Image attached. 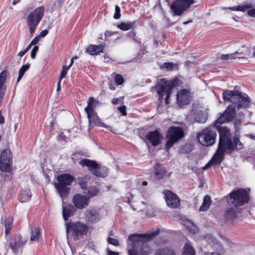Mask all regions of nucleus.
Returning a JSON list of instances; mask_svg holds the SVG:
<instances>
[{
  "label": "nucleus",
  "instance_id": "f257e3e1",
  "mask_svg": "<svg viewBox=\"0 0 255 255\" xmlns=\"http://www.w3.org/2000/svg\"><path fill=\"white\" fill-rule=\"evenodd\" d=\"M159 229L146 234H132L128 237V255H149L153 250L148 241L159 233Z\"/></svg>",
  "mask_w": 255,
  "mask_h": 255
},
{
  "label": "nucleus",
  "instance_id": "f03ea898",
  "mask_svg": "<svg viewBox=\"0 0 255 255\" xmlns=\"http://www.w3.org/2000/svg\"><path fill=\"white\" fill-rule=\"evenodd\" d=\"M183 82L177 77H175L171 80L162 79L161 83L158 84L157 89L159 101L162 103L164 100V96H165L164 102L166 105H168L170 103V99L173 89L181 86Z\"/></svg>",
  "mask_w": 255,
  "mask_h": 255
},
{
  "label": "nucleus",
  "instance_id": "7ed1b4c3",
  "mask_svg": "<svg viewBox=\"0 0 255 255\" xmlns=\"http://www.w3.org/2000/svg\"><path fill=\"white\" fill-rule=\"evenodd\" d=\"M57 182L54 184L55 188L61 198H66L69 194L70 188L69 187L74 181V177L69 173H62L58 175Z\"/></svg>",
  "mask_w": 255,
  "mask_h": 255
},
{
  "label": "nucleus",
  "instance_id": "20e7f679",
  "mask_svg": "<svg viewBox=\"0 0 255 255\" xmlns=\"http://www.w3.org/2000/svg\"><path fill=\"white\" fill-rule=\"evenodd\" d=\"M216 129L219 132V141L218 148L226 151L231 152L233 151V143L232 141V134L230 129L226 127L218 126Z\"/></svg>",
  "mask_w": 255,
  "mask_h": 255
},
{
  "label": "nucleus",
  "instance_id": "39448f33",
  "mask_svg": "<svg viewBox=\"0 0 255 255\" xmlns=\"http://www.w3.org/2000/svg\"><path fill=\"white\" fill-rule=\"evenodd\" d=\"M225 198L228 206L235 205L239 207L247 203L250 200L249 193L242 188L232 191Z\"/></svg>",
  "mask_w": 255,
  "mask_h": 255
},
{
  "label": "nucleus",
  "instance_id": "423d86ee",
  "mask_svg": "<svg viewBox=\"0 0 255 255\" xmlns=\"http://www.w3.org/2000/svg\"><path fill=\"white\" fill-rule=\"evenodd\" d=\"M79 164L82 167H87L91 174L96 177H105L108 174V168L98 163L95 160L84 158L80 160Z\"/></svg>",
  "mask_w": 255,
  "mask_h": 255
},
{
  "label": "nucleus",
  "instance_id": "0eeeda50",
  "mask_svg": "<svg viewBox=\"0 0 255 255\" xmlns=\"http://www.w3.org/2000/svg\"><path fill=\"white\" fill-rule=\"evenodd\" d=\"M184 135V130L181 127L175 126L169 127L165 135L166 141L165 148L166 150H169L175 143L183 138Z\"/></svg>",
  "mask_w": 255,
  "mask_h": 255
},
{
  "label": "nucleus",
  "instance_id": "6e6552de",
  "mask_svg": "<svg viewBox=\"0 0 255 255\" xmlns=\"http://www.w3.org/2000/svg\"><path fill=\"white\" fill-rule=\"evenodd\" d=\"M214 128H216L213 124V126H209L197 133V138L201 144L208 146L215 143L217 132Z\"/></svg>",
  "mask_w": 255,
  "mask_h": 255
},
{
  "label": "nucleus",
  "instance_id": "1a4fd4ad",
  "mask_svg": "<svg viewBox=\"0 0 255 255\" xmlns=\"http://www.w3.org/2000/svg\"><path fill=\"white\" fill-rule=\"evenodd\" d=\"M45 8L40 6L30 12L27 16V24L30 33L33 34L39 22L44 16Z\"/></svg>",
  "mask_w": 255,
  "mask_h": 255
},
{
  "label": "nucleus",
  "instance_id": "9d476101",
  "mask_svg": "<svg viewBox=\"0 0 255 255\" xmlns=\"http://www.w3.org/2000/svg\"><path fill=\"white\" fill-rule=\"evenodd\" d=\"M138 136L145 142L150 143L153 146L160 144L163 139L162 133L158 129L148 131L146 133L142 131H139Z\"/></svg>",
  "mask_w": 255,
  "mask_h": 255
},
{
  "label": "nucleus",
  "instance_id": "9b49d317",
  "mask_svg": "<svg viewBox=\"0 0 255 255\" xmlns=\"http://www.w3.org/2000/svg\"><path fill=\"white\" fill-rule=\"evenodd\" d=\"M194 2V0H175L171 4L170 8L174 15L180 16Z\"/></svg>",
  "mask_w": 255,
  "mask_h": 255
},
{
  "label": "nucleus",
  "instance_id": "f8f14e48",
  "mask_svg": "<svg viewBox=\"0 0 255 255\" xmlns=\"http://www.w3.org/2000/svg\"><path fill=\"white\" fill-rule=\"evenodd\" d=\"M236 107L228 106L224 112L214 123V126L217 128L224 123L232 121L236 116Z\"/></svg>",
  "mask_w": 255,
  "mask_h": 255
},
{
  "label": "nucleus",
  "instance_id": "ddd939ff",
  "mask_svg": "<svg viewBox=\"0 0 255 255\" xmlns=\"http://www.w3.org/2000/svg\"><path fill=\"white\" fill-rule=\"evenodd\" d=\"M12 156L9 149H4L2 150L0 155V169L6 172L11 170Z\"/></svg>",
  "mask_w": 255,
  "mask_h": 255
},
{
  "label": "nucleus",
  "instance_id": "4468645a",
  "mask_svg": "<svg viewBox=\"0 0 255 255\" xmlns=\"http://www.w3.org/2000/svg\"><path fill=\"white\" fill-rule=\"evenodd\" d=\"M27 241V239L23 238L20 234H15L10 237L8 241L9 246L13 253L17 255L18 253V249L24 247Z\"/></svg>",
  "mask_w": 255,
  "mask_h": 255
},
{
  "label": "nucleus",
  "instance_id": "2eb2a0df",
  "mask_svg": "<svg viewBox=\"0 0 255 255\" xmlns=\"http://www.w3.org/2000/svg\"><path fill=\"white\" fill-rule=\"evenodd\" d=\"M242 210L239 207H236L235 205L228 206L225 209L223 219L225 222H233L235 220L241 218Z\"/></svg>",
  "mask_w": 255,
  "mask_h": 255
},
{
  "label": "nucleus",
  "instance_id": "dca6fc26",
  "mask_svg": "<svg viewBox=\"0 0 255 255\" xmlns=\"http://www.w3.org/2000/svg\"><path fill=\"white\" fill-rule=\"evenodd\" d=\"M88 230L89 227L85 224L79 221L67 224V231L73 232L77 237L86 235Z\"/></svg>",
  "mask_w": 255,
  "mask_h": 255
},
{
  "label": "nucleus",
  "instance_id": "f3484780",
  "mask_svg": "<svg viewBox=\"0 0 255 255\" xmlns=\"http://www.w3.org/2000/svg\"><path fill=\"white\" fill-rule=\"evenodd\" d=\"M164 198L167 205L173 209L178 208L180 205V199L174 193L169 190L164 191Z\"/></svg>",
  "mask_w": 255,
  "mask_h": 255
},
{
  "label": "nucleus",
  "instance_id": "a211bd4d",
  "mask_svg": "<svg viewBox=\"0 0 255 255\" xmlns=\"http://www.w3.org/2000/svg\"><path fill=\"white\" fill-rule=\"evenodd\" d=\"M192 98V93L189 89H182L179 90L176 94L177 104L180 106L188 105Z\"/></svg>",
  "mask_w": 255,
  "mask_h": 255
},
{
  "label": "nucleus",
  "instance_id": "6ab92c4d",
  "mask_svg": "<svg viewBox=\"0 0 255 255\" xmlns=\"http://www.w3.org/2000/svg\"><path fill=\"white\" fill-rule=\"evenodd\" d=\"M90 201L89 197L80 193L74 195L72 199L74 207L78 209L86 208L89 205Z\"/></svg>",
  "mask_w": 255,
  "mask_h": 255
},
{
  "label": "nucleus",
  "instance_id": "aec40b11",
  "mask_svg": "<svg viewBox=\"0 0 255 255\" xmlns=\"http://www.w3.org/2000/svg\"><path fill=\"white\" fill-rule=\"evenodd\" d=\"M237 92L234 93L230 102L236 104V106L239 108L240 107H246L249 103V98L243 96L242 93L238 90H235Z\"/></svg>",
  "mask_w": 255,
  "mask_h": 255
},
{
  "label": "nucleus",
  "instance_id": "412c9836",
  "mask_svg": "<svg viewBox=\"0 0 255 255\" xmlns=\"http://www.w3.org/2000/svg\"><path fill=\"white\" fill-rule=\"evenodd\" d=\"M104 46V43L98 45L90 44L86 49V52L91 55H97L103 52Z\"/></svg>",
  "mask_w": 255,
  "mask_h": 255
},
{
  "label": "nucleus",
  "instance_id": "4be33fe9",
  "mask_svg": "<svg viewBox=\"0 0 255 255\" xmlns=\"http://www.w3.org/2000/svg\"><path fill=\"white\" fill-rule=\"evenodd\" d=\"M87 118H88L89 123L93 124L96 126L106 128H108V126L101 121L96 112L91 113L90 115H87Z\"/></svg>",
  "mask_w": 255,
  "mask_h": 255
},
{
  "label": "nucleus",
  "instance_id": "5701e85b",
  "mask_svg": "<svg viewBox=\"0 0 255 255\" xmlns=\"http://www.w3.org/2000/svg\"><path fill=\"white\" fill-rule=\"evenodd\" d=\"M99 104V102L98 100H96L93 97H90L87 101V106L84 109L87 115H90L91 113H95V109Z\"/></svg>",
  "mask_w": 255,
  "mask_h": 255
},
{
  "label": "nucleus",
  "instance_id": "b1692460",
  "mask_svg": "<svg viewBox=\"0 0 255 255\" xmlns=\"http://www.w3.org/2000/svg\"><path fill=\"white\" fill-rule=\"evenodd\" d=\"M85 216L87 220L91 223L96 222L99 220V214L95 209L87 210Z\"/></svg>",
  "mask_w": 255,
  "mask_h": 255
},
{
  "label": "nucleus",
  "instance_id": "393cba45",
  "mask_svg": "<svg viewBox=\"0 0 255 255\" xmlns=\"http://www.w3.org/2000/svg\"><path fill=\"white\" fill-rule=\"evenodd\" d=\"M76 211L74 206L70 204H67L63 206V217L65 221H67L68 218L74 215V212Z\"/></svg>",
  "mask_w": 255,
  "mask_h": 255
},
{
  "label": "nucleus",
  "instance_id": "a878e982",
  "mask_svg": "<svg viewBox=\"0 0 255 255\" xmlns=\"http://www.w3.org/2000/svg\"><path fill=\"white\" fill-rule=\"evenodd\" d=\"M90 179V176L88 175H85L84 176H79L76 178L75 182L82 190L87 189L88 187V182Z\"/></svg>",
  "mask_w": 255,
  "mask_h": 255
},
{
  "label": "nucleus",
  "instance_id": "bb28decb",
  "mask_svg": "<svg viewBox=\"0 0 255 255\" xmlns=\"http://www.w3.org/2000/svg\"><path fill=\"white\" fill-rule=\"evenodd\" d=\"M154 173L158 179L162 178L166 173L164 167L160 163H156L154 166Z\"/></svg>",
  "mask_w": 255,
  "mask_h": 255
},
{
  "label": "nucleus",
  "instance_id": "cd10ccee",
  "mask_svg": "<svg viewBox=\"0 0 255 255\" xmlns=\"http://www.w3.org/2000/svg\"><path fill=\"white\" fill-rule=\"evenodd\" d=\"M7 74L8 71L6 69L3 70L0 73V93L3 92V94H5L6 92V86L5 85V83Z\"/></svg>",
  "mask_w": 255,
  "mask_h": 255
},
{
  "label": "nucleus",
  "instance_id": "c85d7f7f",
  "mask_svg": "<svg viewBox=\"0 0 255 255\" xmlns=\"http://www.w3.org/2000/svg\"><path fill=\"white\" fill-rule=\"evenodd\" d=\"M225 152L224 151L218 148L216 153L211 159L214 164H220L222 162Z\"/></svg>",
  "mask_w": 255,
  "mask_h": 255
},
{
  "label": "nucleus",
  "instance_id": "c756f323",
  "mask_svg": "<svg viewBox=\"0 0 255 255\" xmlns=\"http://www.w3.org/2000/svg\"><path fill=\"white\" fill-rule=\"evenodd\" d=\"M154 255H176L175 251L169 247H165L156 250Z\"/></svg>",
  "mask_w": 255,
  "mask_h": 255
},
{
  "label": "nucleus",
  "instance_id": "7c9ffc66",
  "mask_svg": "<svg viewBox=\"0 0 255 255\" xmlns=\"http://www.w3.org/2000/svg\"><path fill=\"white\" fill-rule=\"evenodd\" d=\"M31 197V193L29 189L22 190L18 195V199L21 202L28 201Z\"/></svg>",
  "mask_w": 255,
  "mask_h": 255
},
{
  "label": "nucleus",
  "instance_id": "2f4dec72",
  "mask_svg": "<svg viewBox=\"0 0 255 255\" xmlns=\"http://www.w3.org/2000/svg\"><path fill=\"white\" fill-rule=\"evenodd\" d=\"M212 203V199L209 195H205L204 197L203 202L202 204L200 207V211H207Z\"/></svg>",
  "mask_w": 255,
  "mask_h": 255
},
{
  "label": "nucleus",
  "instance_id": "473e14b6",
  "mask_svg": "<svg viewBox=\"0 0 255 255\" xmlns=\"http://www.w3.org/2000/svg\"><path fill=\"white\" fill-rule=\"evenodd\" d=\"M135 24V21L132 22H122L117 26L118 28L123 31H127L131 29L134 27Z\"/></svg>",
  "mask_w": 255,
  "mask_h": 255
},
{
  "label": "nucleus",
  "instance_id": "72a5a7b5",
  "mask_svg": "<svg viewBox=\"0 0 255 255\" xmlns=\"http://www.w3.org/2000/svg\"><path fill=\"white\" fill-rule=\"evenodd\" d=\"M13 220L12 217H8L5 219L4 227H5V235H8L10 230L13 227Z\"/></svg>",
  "mask_w": 255,
  "mask_h": 255
},
{
  "label": "nucleus",
  "instance_id": "f704fd0d",
  "mask_svg": "<svg viewBox=\"0 0 255 255\" xmlns=\"http://www.w3.org/2000/svg\"><path fill=\"white\" fill-rule=\"evenodd\" d=\"M182 255H195V251L189 244H186L183 247Z\"/></svg>",
  "mask_w": 255,
  "mask_h": 255
},
{
  "label": "nucleus",
  "instance_id": "c9c22d12",
  "mask_svg": "<svg viewBox=\"0 0 255 255\" xmlns=\"http://www.w3.org/2000/svg\"><path fill=\"white\" fill-rule=\"evenodd\" d=\"M41 234L39 228H35L31 230L30 240L31 241H37L39 240Z\"/></svg>",
  "mask_w": 255,
  "mask_h": 255
},
{
  "label": "nucleus",
  "instance_id": "e433bc0d",
  "mask_svg": "<svg viewBox=\"0 0 255 255\" xmlns=\"http://www.w3.org/2000/svg\"><path fill=\"white\" fill-rule=\"evenodd\" d=\"M99 188L96 186H90L86 193L87 196L89 197V199L91 197L97 195L99 192Z\"/></svg>",
  "mask_w": 255,
  "mask_h": 255
},
{
  "label": "nucleus",
  "instance_id": "4c0bfd02",
  "mask_svg": "<svg viewBox=\"0 0 255 255\" xmlns=\"http://www.w3.org/2000/svg\"><path fill=\"white\" fill-rule=\"evenodd\" d=\"M251 7L252 6L249 4H245L242 5H238L237 6L229 7L226 8V9H230L233 11H240L245 12Z\"/></svg>",
  "mask_w": 255,
  "mask_h": 255
},
{
  "label": "nucleus",
  "instance_id": "58836bf2",
  "mask_svg": "<svg viewBox=\"0 0 255 255\" xmlns=\"http://www.w3.org/2000/svg\"><path fill=\"white\" fill-rule=\"evenodd\" d=\"M208 119V116L202 112L198 113L195 118V121L199 123H205Z\"/></svg>",
  "mask_w": 255,
  "mask_h": 255
},
{
  "label": "nucleus",
  "instance_id": "ea45409f",
  "mask_svg": "<svg viewBox=\"0 0 255 255\" xmlns=\"http://www.w3.org/2000/svg\"><path fill=\"white\" fill-rule=\"evenodd\" d=\"M30 64L27 63L25 65H22L19 69L18 71V76L17 79V83L19 82L22 77L23 76L25 72L28 70L30 67Z\"/></svg>",
  "mask_w": 255,
  "mask_h": 255
},
{
  "label": "nucleus",
  "instance_id": "a19ab883",
  "mask_svg": "<svg viewBox=\"0 0 255 255\" xmlns=\"http://www.w3.org/2000/svg\"><path fill=\"white\" fill-rule=\"evenodd\" d=\"M233 150H240L244 147L243 144L240 141L238 137L235 136L233 139Z\"/></svg>",
  "mask_w": 255,
  "mask_h": 255
},
{
  "label": "nucleus",
  "instance_id": "79ce46f5",
  "mask_svg": "<svg viewBox=\"0 0 255 255\" xmlns=\"http://www.w3.org/2000/svg\"><path fill=\"white\" fill-rule=\"evenodd\" d=\"M184 225L191 233L194 234L197 232V227L192 222L188 220L185 222Z\"/></svg>",
  "mask_w": 255,
  "mask_h": 255
},
{
  "label": "nucleus",
  "instance_id": "37998d69",
  "mask_svg": "<svg viewBox=\"0 0 255 255\" xmlns=\"http://www.w3.org/2000/svg\"><path fill=\"white\" fill-rule=\"evenodd\" d=\"M235 91H231L227 90L224 91L223 94V98L224 101H228L230 102L232 96H234V93H236Z\"/></svg>",
  "mask_w": 255,
  "mask_h": 255
},
{
  "label": "nucleus",
  "instance_id": "c03bdc74",
  "mask_svg": "<svg viewBox=\"0 0 255 255\" xmlns=\"http://www.w3.org/2000/svg\"><path fill=\"white\" fill-rule=\"evenodd\" d=\"M238 52L232 53V54H222L221 56V59L224 61H227L229 60H233L237 58H239V57H236L235 55Z\"/></svg>",
  "mask_w": 255,
  "mask_h": 255
},
{
  "label": "nucleus",
  "instance_id": "a18cd8bd",
  "mask_svg": "<svg viewBox=\"0 0 255 255\" xmlns=\"http://www.w3.org/2000/svg\"><path fill=\"white\" fill-rule=\"evenodd\" d=\"M192 146L189 144H185L179 148V151L182 153H189L192 150Z\"/></svg>",
  "mask_w": 255,
  "mask_h": 255
},
{
  "label": "nucleus",
  "instance_id": "49530a36",
  "mask_svg": "<svg viewBox=\"0 0 255 255\" xmlns=\"http://www.w3.org/2000/svg\"><path fill=\"white\" fill-rule=\"evenodd\" d=\"M115 82L116 83L117 86L121 85L123 84L124 82V79L123 77L119 74H117L115 76Z\"/></svg>",
  "mask_w": 255,
  "mask_h": 255
},
{
  "label": "nucleus",
  "instance_id": "de8ad7c7",
  "mask_svg": "<svg viewBox=\"0 0 255 255\" xmlns=\"http://www.w3.org/2000/svg\"><path fill=\"white\" fill-rule=\"evenodd\" d=\"M70 66L64 65L62 67V70L61 71L60 76H59V79L60 81H61L62 79H63L64 77H65L67 73L68 70L69 69Z\"/></svg>",
  "mask_w": 255,
  "mask_h": 255
},
{
  "label": "nucleus",
  "instance_id": "09e8293b",
  "mask_svg": "<svg viewBox=\"0 0 255 255\" xmlns=\"http://www.w3.org/2000/svg\"><path fill=\"white\" fill-rule=\"evenodd\" d=\"M107 240L109 244L113 246H118L120 245L119 241L116 239L109 237Z\"/></svg>",
  "mask_w": 255,
  "mask_h": 255
},
{
  "label": "nucleus",
  "instance_id": "8fccbe9b",
  "mask_svg": "<svg viewBox=\"0 0 255 255\" xmlns=\"http://www.w3.org/2000/svg\"><path fill=\"white\" fill-rule=\"evenodd\" d=\"M121 16V8L119 6L117 5L115 6V11L114 15V18L116 19H119Z\"/></svg>",
  "mask_w": 255,
  "mask_h": 255
},
{
  "label": "nucleus",
  "instance_id": "3c124183",
  "mask_svg": "<svg viewBox=\"0 0 255 255\" xmlns=\"http://www.w3.org/2000/svg\"><path fill=\"white\" fill-rule=\"evenodd\" d=\"M39 50L38 46L35 45L30 52V57L31 59H34L36 58V55Z\"/></svg>",
  "mask_w": 255,
  "mask_h": 255
},
{
  "label": "nucleus",
  "instance_id": "603ef678",
  "mask_svg": "<svg viewBox=\"0 0 255 255\" xmlns=\"http://www.w3.org/2000/svg\"><path fill=\"white\" fill-rule=\"evenodd\" d=\"M79 155L83 156L84 154L81 151H77L72 154L71 159L74 162L77 160Z\"/></svg>",
  "mask_w": 255,
  "mask_h": 255
},
{
  "label": "nucleus",
  "instance_id": "864d4df0",
  "mask_svg": "<svg viewBox=\"0 0 255 255\" xmlns=\"http://www.w3.org/2000/svg\"><path fill=\"white\" fill-rule=\"evenodd\" d=\"M163 66L168 70H172L174 68V64L172 62H164Z\"/></svg>",
  "mask_w": 255,
  "mask_h": 255
},
{
  "label": "nucleus",
  "instance_id": "5fc2aeb1",
  "mask_svg": "<svg viewBox=\"0 0 255 255\" xmlns=\"http://www.w3.org/2000/svg\"><path fill=\"white\" fill-rule=\"evenodd\" d=\"M119 111L121 112L122 115L124 116L127 115V108L126 106L123 105L118 108Z\"/></svg>",
  "mask_w": 255,
  "mask_h": 255
},
{
  "label": "nucleus",
  "instance_id": "6e6d98bb",
  "mask_svg": "<svg viewBox=\"0 0 255 255\" xmlns=\"http://www.w3.org/2000/svg\"><path fill=\"white\" fill-rule=\"evenodd\" d=\"M115 82L113 81H110L108 83L109 88L111 90H115L116 89Z\"/></svg>",
  "mask_w": 255,
  "mask_h": 255
},
{
  "label": "nucleus",
  "instance_id": "4d7b16f0",
  "mask_svg": "<svg viewBox=\"0 0 255 255\" xmlns=\"http://www.w3.org/2000/svg\"><path fill=\"white\" fill-rule=\"evenodd\" d=\"M214 164L213 163V162L211 160H210V161H209L207 163L202 167V169L203 170H206L207 169H208L212 165H213Z\"/></svg>",
  "mask_w": 255,
  "mask_h": 255
},
{
  "label": "nucleus",
  "instance_id": "13d9d810",
  "mask_svg": "<svg viewBox=\"0 0 255 255\" xmlns=\"http://www.w3.org/2000/svg\"><path fill=\"white\" fill-rule=\"evenodd\" d=\"M39 39L40 38L39 36H36L32 39V40L30 42V43L32 45H35L38 43Z\"/></svg>",
  "mask_w": 255,
  "mask_h": 255
},
{
  "label": "nucleus",
  "instance_id": "bf43d9fd",
  "mask_svg": "<svg viewBox=\"0 0 255 255\" xmlns=\"http://www.w3.org/2000/svg\"><path fill=\"white\" fill-rule=\"evenodd\" d=\"M248 14L251 17H255V9L252 8L247 11Z\"/></svg>",
  "mask_w": 255,
  "mask_h": 255
},
{
  "label": "nucleus",
  "instance_id": "052dcab7",
  "mask_svg": "<svg viewBox=\"0 0 255 255\" xmlns=\"http://www.w3.org/2000/svg\"><path fill=\"white\" fill-rule=\"evenodd\" d=\"M48 33V30L47 29H44L42 30L39 33V37H45Z\"/></svg>",
  "mask_w": 255,
  "mask_h": 255
},
{
  "label": "nucleus",
  "instance_id": "680f3d73",
  "mask_svg": "<svg viewBox=\"0 0 255 255\" xmlns=\"http://www.w3.org/2000/svg\"><path fill=\"white\" fill-rule=\"evenodd\" d=\"M4 123V118L2 115L1 110L0 111V124H3Z\"/></svg>",
  "mask_w": 255,
  "mask_h": 255
},
{
  "label": "nucleus",
  "instance_id": "e2e57ef3",
  "mask_svg": "<svg viewBox=\"0 0 255 255\" xmlns=\"http://www.w3.org/2000/svg\"><path fill=\"white\" fill-rule=\"evenodd\" d=\"M108 255H119V253L118 252H115L111 250L108 251Z\"/></svg>",
  "mask_w": 255,
  "mask_h": 255
},
{
  "label": "nucleus",
  "instance_id": "0e129e2a",
  "mask_svg": "<svg viewBox=\"0 0 255 255\" xmlns=\"http://www.w3.org/2000/svg\"><path fill=\"white\" fill-rule=\"evenodd\" d=\"M119 99L118 98H113L112 100V103L114 105H116L118 103Z\"/></svg>",
  "mask_w": 255,
  "mask_h": 255
},
{
  "label": "nucleus",
  "instance_id": "69168bd1",
  "mask_svg": "<svg viewBox=\"0 0 255 255\" xmlns=\"http://www.w3.org/2000/svg\"><path fill=\"white\" fill-rule=\"evenodd\" d=\"M4 95L5 94H3V92L0 93V107L1 106L2 101L4 98Z\"/></svg>",
  "mask_w": 255,
  "mask_h": 255
},
{
  "label": "nucleus",
  "instance_id": "338daca9",
  "mask_svg": "<svg viewBox=\"0 0 255 255\" xmlns=\"http://www.w3.org/2000/svg\"><path fill=\"white\" fill-rule=\"evenodd\" d=\"M27 52L26 51H25V50H24L23 51H20L18 54H17V56L21 57H22L23 56H24L25 55V53H26Z\"/></svg>",
  "mask_w": 255,
  "mask_h": 255
},
{
  "label": "nucleus",
  "instance_id": "774afa93",
  "mask_svg": "<svg viewBox=\"0 0 255 255\" xmlns=\"http://www.w3.org/2000/svg\"><path fill=\"white\" fill-rule=\"evenodd\" d=\"M32 45L30 43L27 46V47L25 49V51L27 52L31 48Z\"/></svg>",
  "mask_w": 255,
  "mask_h": 255
}]
</instances>
